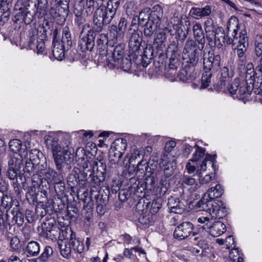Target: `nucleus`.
<instances>
[{"label":"nucleus","instance_id":"nucleus-61","mask_svg":"<svg viewBox=\"0 0 262 262\" xmlns=\"http://www.w3.org/2000/svg\"><path fill=\"white\" fill-rule=\"evenodd\" d=\"M104 179V178L103 176H102L101 177H99L97 176H94L93 177V179L92 180V183L95 185V186H100L102 182L103 181Z\"/></svg>","mask_w":262,"mask_h":262},{"label":"nucleus","instance_id":"nucleus-38","mask_svg":"<svg viewBox=\"0 0 262 262\" xmlns=\"http://www.w3.org/2000/svg\"><path fill=\"white\" fill-rule=\"evenodd\" d=\"M113 145L112 146L114 149L123 154L127 147L126 140L123 138L117 139L114 142Z\"/></svg>","mask_w":262,"mask_h":262},{"label":"nucleus","instance_id":"nucleus-12","mask_svg":"<svg viewBox=\"0 0 262 262\" xmlns=\"http://www.w3.org/2000/svg\"><path fill=\"white\" fill-rule=\"evenodd\" d=\"M204 27L206 34V37L209 42L214 43L218 39L217 35L223 34V29L217 26L214 25L213 20L208 17L204 23Z\"/></svg>","mask_w":262,"mask_h":262},{"label":"nucleus","instance_id":"nucleus-35","mask_svg":"<svg viewBox=\"0 0 262 262\" xmlns=\"http://www.w3.org/2000/svg\"><path fill=\"white\" fill-rule=\"evenodd\" d=\"M229 257L232 262H242L243 260V254L238 248H232Z\"/></svg>","mask_w":262,"mask_h":262},{"label":"nucleus","instance_id":"nucleus-34","mask_svg":"<svg viewBox=\"0 0 262 262\" xmlns=\"http://www.w3.org/2000/svg\"><path fill=\"white\" fill-rule=\"evenodd\" d=\"M123 155V153L120 152L114 149L112 146L109 150V159L112 164L118 163Z\"/></svg>","mask_w":262,"mask_h":262},{"label":"nucleus","instance_id":"nucleus-44","mask_svg":"<svg viewBox=\"0 0 262 262\" xmlns=\"http://www.w3.org/2000/svg\"><path fill=\"white\" fill-rule=\"evenodd\" d=\"M133 251L143 254H146V252L144 250L142 249L141 248L136 246L132 247L130 249L125 248L123 251V255L126 257L130 258V256L133 255Z\"/></svg>","mask_w":262,"mask_h":262},{"label":"nucleus","instance_id":"nucleus-39","mask_svg":"<svg viewBox=\"0 0 262 262\" xmlns=\"http://www.w3.org/2000/svg\"><path fill=\"white\" fill-rule=\"evenodd\" d=\"M61 43L67 46V48L71 46L72 43L70 29L67 26L63 28L62 41Z\"/></svg>","mask_w":262,"mask_h":262},{"label":"nucleus","instance_id":"nucleus-2","mask_svg":"<svg viewBox=\"0 0 262 262\" xmlns=\"http://www.w3.org/2000/svg\"><path fill=\"white\" fill-rule=\"evenodd\" d=\"M227 29L228 33L232 32V36L226 41L227 43L232 45V49L236 51L237 56L243 61L249 45L247 30L242 29L238 34L239 26L238 19L235 16H231L228 20Z\"/></svg>","mask_w":262,"mask_h":262},{"label":"nucleus","instance_id":"nucleus-16","mask_svg":"<svg viewBox=\"0 0 262 262\" xmlns=\"http://www.w3.org/2000/svg\"><path fill=\"white\" fill-rule=\"evenodd\" d=\"M142 41V33L139 31H134L130 37L129 48L135 54L138 53Z\"/></svg>","mask_w":262,"mask_h":262},{"label":"nucleus","instance_id":"nucleus-15","mask_svg":"<svg viewBox=\"0 0 262 262\" xmlns=\"http://www.w3.org/2000/svg\"><path fill=\"white\" fill-rule=\"evenodd\" d=\"M211 13V7L206 5L203 8L192 7L189 11V15L195 19H200L202 17L210 16Z\"/></svg>","mask_w":262,"mask_h":262},{"label":"nucleus","instance_id":"nucleus-23","mask_svg":"<svg viewBox=\"0 0 262 262\" xmlns=\"http://www.w3.org/2000/svg\"><path fill=\"white\" fill-rule=\"evenodd\" d=\"M233 76L232 71L229 72V69L227 67H223L221 70V89L225 90V87L229 82L230 78Z\"/></svg>","mask_w":262,"mask_h":262},{"label":"nucleus","instance_id":"nucleus-33","mask_svg":"<svg viewBox=\"0 0 262 262\" xmlns=\"http://www.w3.org/2000/svg\"><path fill=\"white\" fill-rule=\"evenodd\" d=\"M246 78L247 81H253V83L258 82V76H256V70L254 71L253 65L251 62L247 65Z\"/></svg>","mask_w":262,"mask_h":262},{"label":"nucleus","instance_id":"nucleus-37","mask_svg":"<svg viewBox=\"0 0 262 262\" xmlns=\"http://www.w3.org/2000/svg\"><path fill=\"white\" fill-rule=\"evenodd\" d=\"M11 213L12 214V219L18 225H21L24 222V215L19 211L17 205L14 207L11 210Z\"/></svg>","mask_w":262,"mask_h":262},{"label":"nucleus","instance_id":"nucleus-4","mask_svg":"<svg viewBox=\"0 0 262 262\" xmlns=\"http://www.w3.org/2000/svg\"><path fill=\"white\" fill-rule=\"evenodd\" d=\"M120 4V0H110L107 6H102L95 11L93 16L94 28L101 31L103 27L108 25L114 17Z\"/></svg>","mask_w":262,"mask_h":262},{"label":"nucleus","instance_id":"nucleus-42","mask_svg":"<svg viewBox=\"0 0 262 262\" xmlns=\"http://www.w3.org/2000/svg\"><path fill=\"white\" fill-rule=\"evenodd\" d=\"M36 6V5H35ZM48 6V0H38L37 8L36 13H39L40 16L45 15L47 8Z\"/></svg>","mask_w":262,"mask_h":262},{"label":"nucleus","instance_id":"nucleus-21","mask_svg":"<svg viewBox=\"0 0 262 262\" xmlns=\"http://www.w3.org/2000/svg\"><path fill=\"white\" fill-rule=\"evenodd\" d=\"M66 45L58 41H53V55L58 60H61L64 57V48Z\"/></svg>","mask_w":262,"mask_h":262},{"label":"nucleus","instance_id":"nucleus-47","mask_svg":"<svg viewBox=\"0 0 262 262\" xmlns=\"http://www.w3.org/2000/svg\"><path fill=\"white\" fill-rule=\"evenodd\" d=\"M166 39V36L165 33L164 32H160L157 34L156 37L155 39V43L156 44L158 47L161 48L164 45Z\"/></svg>","mask_w":262,"mask_h":262},{"label":"nucleus","instance_id":"nucleus-30","mask_svg":"<svg viewBox=\"0 0 262 262\" xmlns=\"http://www.w3.org/2000/svg\"><path fill=\"white\" fill-rule=\"evenodd\" d=\"M57 243L60 254L66 258H69L71 255V245L64 242L59 243V241Z\"/></svg>","mask_w":262,"mask_h":262},{"label":"nucleus","instance_id":"nucleus-32","mask_svg":"<svg viewBox=\"0 0 262 262\" xmlns=\"http://www.w3.org/2000/svg\"><path fill=\"white\" fill-rule=\"evenodd\" d=\"M162 200L161 198H157L152 201L151 204L147 203L146 207H150L149 213L151 215H155L158 213L162 207Z\"/></svg>","mask_w":262,"mask_h":262},{"label":"nucleus","instance_id":"nucleus-5","mask_svg":"<svg viewBox=\"0 0 262 262\" xmlns=\"http://www.w3.org/2000/svg\"><path fill=\"white\" fill-rule=\"evenodd\" d=\"M220 62L221 57L219 55H215L210 52L208 53H204L203 64L206 71L203 73L202 77V88L205 89L209 86L211 77V73L210 71L211 69L214 71L217 70L220 66Z\"/></svg>","mask_w":262,"mask_h":262},{"label":"nucleus","instance_id":"nucleus-57","mask_svg":"<svg viewBox=\"0 0 262 262\" xmlns=\"http://www.w3.org/2000/svg\"><path fill=\"white\" fill-rule=\"evenodd\" d=\"M125 8L127 12L132 14L133 12L136 11L137 9V6L135 2L129 1L125 4Z\"/></svg>","mask_w":262,"mask_h":262},{"label":"nucleus","instance_id":"nucleus-36","mask_svg":"<svg viewBox=\"0 0 262 262\" xmlns=\"http://www.w3.org/2000/svg\"><path fill=\"white\" fill-rule=\"evenodd\" d=\"M45 176L48 179L55 183H59L61 181L60 175L52 168L47 169L45 172Z\"/></svg>","mask_w":262,"mask_h":262},{"label":"nucleus","instance_id":"nucleus-8","mask_svg":"<svg viewBox=\"0 0 262 262\" xmlns=\"http://www.w3.org/2000/svg\"><path fill=\"white\" fill-rule=\"evenodd\" d=\"M95 33L91 29L89 24L83 25L80 35L79 46L84 51H92L95 46Z\"/></svg>","mask_w":262,"mask_h":262},{"label":"nucleus","instance_id":"nucleus-41","mask_svg":"<svg viewBox=\"0 0 262 262\" xmlns=\"http://www.w3.org/2000/svg\"><path fill=\"white\" fill-rule=\"evenodd\" d=\"M255 51L257 57L262 56V35H257L255 39Z\"/></svg>","mask_w":262,"mask_h":262},{"label":"nucleus","instance_id":"nucleus-62","mask_svg":"<svg viewBox=\"0 0 262 262\" xmlns=\"http://www.w3.org/2000/svg\"><path fill=\"white\" fill-rule=\"evenodd\" d=\"M226 246L227 249H230L232 248V246L233 245V247H235L234 239L232 236H228L225 241Z\"/></svg>","mask_w":262,"mask_h":262},{"label":"nucleus","instance_id":"nucleus-22","mask_svg":"<svg viewBox=\"0 0 262 262\" xmlns=\"http://www.w3.org/2000/svg\"><path fill=\"white\" fill-rule=\"evenodd\" d=\"M97 46L100 52L105 51L107 48V45L113 47L114 43L108 40L107 35L102 33L98 35L96 41Z\"/></svg>","mask_w":262,"mask_h":262},{"label":"nucleus","instance_id":"nucleus-18","mask_svg":"<svg viewBox=\"0 0 262 262\" xmlns=\"http://www.w3.org/2000/svg\"><path fill=\"white\" fill-rule=\"evenodd\" d=\"M209 218L208 217H200L198 219V222L201 223H204L206 221L208 222L206 223L201 228L203 229H211V228H217V229H225L226 228V226L220 221H209Z\"/></svg>","mask_w":262,"mask_h":262},{"label":"nucleus","instance_id":"nucleus-3","mask_svg":"<svg viewBox=\"0 0 262 262\" xmlns=\"http://www.w3.org/2000/svg\"><path fill=\"white\" fill-rule=\"evenodd\" d=\"M45 140L47 146L52 150L54 160L58 170L62 169L64 163H71L73 161L74 150L70 146V142L58 143L57 139L51 135L46 136Z\"/></svg>","mask_w":262,"mask_h":262},{"label":"nucleus","instance_id":"nucleus-53","mask_svg":"<svg viewBox=\"0 0 262 262\" xmlns=\"http://www.w3.org/2000/svg\"><path fill=\"white\" fill-rule=\"evenodd\" d=\"M53 253V250L50 246H46L44 249L43 253L39 256V258L42 261H45L48 259Z\"/></svg>","mask_w":262,"mask_h":262},{"label":"nucleus","instance_id":"nucleus-59","mask_svg":"<svg viewBox=\"0 0 262 262\" xmlns=\"http://www.w3.org/2000/svg\"><path fill=\"white\" fill-rule=\"evenodd\" d=\"M77 133L79 134V136L82 138L83 139H87L93 136V134L91 130L85 131L84 130H81L78 132Z\"/></svg>","mask_w":262,"mask_h":262},{"label":"nucleus","instance_id":"nucleus-51","mask_svg":"<svg viewBox=\"0 0 262 262\" xmlns=\"http://www.w3.org/2000/svg\"><path fill=\"white\" fill-rule=\"evenodd\" d=\"M20 169V168L8 167L7 176L9 179L12 180L16 179L19 173Z\"/></svg>","mask_w":262,"mask_h":262},{"label":"nucleus","instance_id":"nucleus-14","mask_svg":"<svg viewBox=\"0 0 262 262\" xmlns=\"http://www.w3.org/2000/svg\"><path fill=\"white\" fill-rule=\"evenodd\" d=\"M9 148L13 154H17L21 157H27L28 156V149L30 148L26 144L23 145L20 140L14 139L10 141Z\"/></svg>","mask_w":262,"mask_h":262},{"label":"nucleus","instance_id":"nucleus-50","mask_svg":"<svg viewBox=\"0 0 262 262\" xmlns=\"http://www.w3.org/2000/svg\"><path fill=\"white\" fill-rule=\"evenodd\" d=\"M145 188L148 190H151L154 188L155 184L154 177L150 174L147 176L144 180Z\"/></svg>","mask_w":262,"mask_h":262},{"label":"nucleus","instance_id":"nucleus-29","mask_svg":"<svg viewBox=\"0 0 262 262\" xmlns=\"http://www.w3.org/2000/svg\"><path fill=\"white\" fill-rule=\"evenodd\" d=\"M27 157H21L19 155L13 154L10 156L8 160V167H12L13 168H21L23 165V159Z\"/></svg>","mask_w":262,"mask_h":262},{"label":"nucleus","instance_id":"nucleus-10","mask_svg":"<svg viewBox=\"0 0 262 262\" xmlns=\"http://www.w3.org/2000/svg\"><path fill=\"white\" fill-rule=\"evenodd\" d=\"M58 241H59V243L64 242L71 245L73 249L79 253L83 250V244L76 238L73 230H61L59 233Z\"/></svg>","mask_w":262,"mask_h":262},{"label":"nucleus","instance_id":"nucleus-1","mask_svg":"<svg viewBox=\"0 0 262 262\" xmlns=\"http://www.w3.org/2000/svg\"><path fill=\"white\" fill-rule=\"evenodd\" d=\"M223 193V189L219 184L208 189L203 197L195 205L198 211H205L212 216V219H221L227 214V210L223 202L216 198L220 197Z\"/></svg>","mask_w":262,"mask_h":262},{"label":"nucleus","instance_id":"nucleus-13","mask_svg":"<svg viewBox=\"0 0 262 262\" xmlns=\"http://www.w3.org/2000/svg\"><path fill=\"white\" fill-rule=\"evenodd\" d=\"M176 166V158L172 154H165L160 163V167L166 177L171 176Z\"/></svg>","mask_w":262,"mask_h":262},{"label":"nucleus","instance_id":"nucleus-6","mask_svg":"<svg viewBox=\"0 0 262 262\" xmlns=\"http://www.w3.org/2000/svg\"><path fill=\"white\" fill-rule=\"evenodd\" d=\"M255 82L249 80L241 81L239 79H235L227 90L231 96L236 95L239 98H244L251 94L253 85Z\"/></svg>","mask_w":262,"mask_h":262},{"label":"nucleus","instance_id":"nucleus-11","mask_svg":"<svg viewBox=\"0 0 262 262\" xmlns=\"http://www.w3.org/2000/svg\"><path fill=\"white\" fill-rule=\"evenodd\" d=\"M153 11L151 12V18L147 21L144 30V35L146 36H151L157 27V25L162 17V8L156 5L153 7Z\"/></svg>","mask_w":262,"mask_h":262},{"label":"nucleus","instance_id":"nucleus-7","mask_svg":"<svg viewBox=\"0 0 262 262\" xmlns=\"http://www.w3.org/2000/svg\"><path fill=\"white\" fill-rule=\"evenodd\" d=\"M86 6V12L90 14L93 11L94 0H75L74 13L76 16L75 23L78 27L84 25L86 22L85 18L82 15V11Z\"/></svg>","mask_w":262,"mask_h":262},{"label":"nucleus","instance_id":"nucleus-58","mask_svg":"<svg viewBox=\"0 0 262 262\" xmlns=\"http://www.w3.org/2000/svg\"><path fill=\"white\" fill-rule=\"evenodd\" d=\"M34 169L33 163L30 160L27 161L26 162V165L24 168L25 173L31 174V173L34 171Z\"/></svg>","mask_w":262,"mask_h":262},{"label":"nucleus","instance_id":"nucleus-52","mask_svg":"<svg viewBox=\"0 0 262 262\" xmlns=\"http://www.w3.org/2000/svg\"><path fill=\"white\" fill-rule=\"evenodd\" d=\"M28 6L29 5L26 0H17L14 8L15 13L17 12L25 10Z\"/></svg>","mask_w":262,"mask_h":262},{"label":"nucleus","instance_id":"nucleus-46","mask_svg":"<svg viewBox=\"0 0 262 262\" xmlns=\"http://www.w3.org/2000/svg\"><path fill=\"white\" fill-rule=\"evenodd\" d=\"M126 20L124 18H121L119 21L117 27L118 30V32H117V35H118V36H120L121 37H122L124 36V32L126 30Z\"/></svg>","mask_w":262,"mask_h":262},{"label":"nucleus","instance_id":"nucleus-63","mask_svg":"<svg viewBox=\"0 0 262 262\" xmlns=\"http://www.w3.org/2000/svg\"><path fill=\"white\" fill-rule=\"evenodd\" d=\"M176 143L174 141H169L166 143L165 150L166 154H170V151L176 146Z\"/></svg>","mask_w":262,"mask_h":262},{"label":"nucleus","instance_id":"nucleus-31","mask_svg":"<svg viewBox=\"0 0 262 262\" xmlns=\"http://www.w3.org/2000/svg\"><path fill=\"white\" fill-rule=\"evenodd\" d=\"M13 0H1L0 3V25L3 19V16L7 14H9V10Z\"/></svg>","mask_w":262,"mask_h":262},{"label":"nucleus","instance_id":"nucleus-20","mask_svg":"<svg viewBox=\"0 0 262 262\" xmlns=\"http://www.w3.org/2000/svg\"><path fill=\"white\" fill-rule=\"evenodd\" d=\"M194 38L198 41V43L201 45V48L203 49L205 43L204 33L201 24L195 23L192 27Z\"/></svg>","mask_w":262,"mask_h":262},{"label":"nucleus","instance_id":"nucleus-26","mask_svg":"<svg viewBox=\"0 0 262 262\" xmlns=\"http://www.w3.org/2000/svg\"><path fill=\"white\" fill-rule=\"evenodd\" d=\"M195 151L193 154L191 159L190 160L192 162L198 163L203 161L206 155L205 154V149L199 146L195 145Z\"/></svg>","mask_w":262,"mask_h":262},{"label":"nucleus","instance_id":"nucleus-28","mask_svg":"<svg viewBox=\"0 0 262 262\" xmlns=\"http://www.w3.org/2000/svg\"><path fill=\"white\" fill-rule=\"evenodd\" d=\"M181 184L183 187L192 186L193 190L198 188V184L196 181L192 176L184 174L181 179Z\"/></svg>","mask_w":262,"mask_h":262},{"label":"nucleus","instance_id":"nucleus-55","mask_svg":"<svg viewBox=\"0 0 262 262\" xmlns=\"http://www.w3.org/2000/svg\"><path fill=\"white\" fill-rule=\"evenodd\" d=\"M178 61V59L176 58L175 55L174 57H172L169 59V72L173 76H175V69L177 67Z\"/></svg>","mask_w":262,"mask_h":262},{"label":"nucleus","instance_id":"nucleus-64","mask_svg":"<svg viewBox=\"0 0 262 262\" xmlns=\"http://www.w3.org/2000/svg\"><path fill=\"white\" fill-rule=\"evenodd\" d=\"M45 47V42L42 39L38 40L37 41L36 48L37 50V54H39L43 52Z\"/></svg>","mask_w":262,"mask_h":262},{"label":"nucleus","instance_id":"nucleus-56","mask_svg":"<svg viewBox=\"0 0 262 262\" xmlns=\"http://www.w3.org/2000/svg\"><path fill=\"white\" fill-rule=\"evenodd\" d=\"M148 170L147 163L146 160H141L138 162L137 166V170L144 173Z\"/></svg>","mask_w":262,"mask_h":262},{"label":"nucleus","instance_id":"nucleus-24","mask_svg":"<svg viewBox=\"0 0 262 262\" xmlns=\"http://www.w3.org/2000/svg\"><path fill=\"white\" fill-rule=\"evenodd\" d=\"M124 53V45L119 44L116 46L113 53V65L119 64L120 60L123 58Z\"/></svg>","mask_w":262,"mask_h":262},{"label":"nucleus","instance_id":"nucleus-45","mask_svg":"<svg viewBox=\"0 0 262 262\" xmlns=\"http://www.w3.org/2000/svg\"><path fill=\"white\" fill-rule=\"evenodd\" d=\"M152 52L150 48H146L142 55V64L143 67H146L150 62L152 57Z\"/></svg>","mask_w":262,"mask_h":262},{"label":"nucleus","instance_id":"nucleus-17","mask_svg":"<svg viewBox=\"0 0 262 262\" xmlns=\"http://www.w3.org/2000/svg\"><path fill=\"white\" fill-rule=\"evenodd\" d=\"M167 205L171 212L182 214L185 210L184 204L174 198L168 199Z\"/></svg>","mask_w":262,"mask_h":262},{"label":"nucleus","instance_id":"nucleus-19","mask_svg":"<svg viewBox=\"0 0 262 262\" xmlns=\"http://www.w3.org/2000/svg\"><path fill=\"white\" fill-rule=\"evenodd\" d=\"M214 158L209 154H206L203 161L201 162L196 163V165L198 166L197 173L198 174H203L207 170L208 166L211 165L213 166V160Z\"/></svg>","mask_w":262,"mask_h":262},{"label":"nucleus","instance_id":"nucleus-9","mask_svg":"<svg viewBox=\"0 0 262 262\" xmlns=\"http://www.w3.org/2000/svg\"><path fill=\"white\" fill-rule=\"evenodd\" d=\"M201 47H198L195 40L187 39L183 51L184 58L187 62L195 65L199 60V51L202 50Z\"/></svg>","mask_w":262,"mask_h":262},{"label":"nucleus","instance_id":"nucleus-60","mask_svg":"<svg viewBox=\"0 0 262 262\" xmlns=\"http://www.w3.org/2000/svg\"><path fill=\"white\" fill-rule=\"evenodd\" d=\"M179 229H192L193 228L192 224L189 222H184L177 226Z\"/></svg>","mask_w":262,"mask_h":262},{"label":"nucleus","instance_id":"nucleus-54","mask_svg":"<svg viewBox=\"0 0 262 262\" xmlns=\"http://www.w3.org/2000/svg\"><path fill=\"white\" fill-rule=\"evenodd\" d=\"M200 183L201 185H207L213 179L212 174H206L203 176V174H198Z\"/></svg>","mask_w":262,"mask_h":262},{"label":"nucleus","instance_id":"nucleus-40","mask_svg":"<svg viewBox=\"0 0 262 262\" xmlns=\"http://www.w3.org/2000/svg\"><path fill=\"white\" fill-rule=\"evenodd\" d=\"M149 9H144L143 10H142L139 15V24L140 25H145L146 23L149 20L150 18H151V14L149 16V14L147 13L149 11Z\"/></svg>","mask_w":262,"mask_h":262},{"label":"nucleus","instance_id":"nucleus-25","mask_svg":"<svg viewBox=\"0 0 262 262\" xmlns=\"http://www.w3.org/2000/svg\"><path fill=\"white\" fill-rule=\"evenodd\" d=\"M27 256H36L40 252V246L39 244L35 241H31L27 244L26 249Z\"/></svg>","mask_w":262,"mask_h":262},{"label":"nucleus","instance_id":"nucleus-27","mask_svg":"<svg viewBox=\"0 0 262 262\" xmlns=\"http://www.w3.org/2000/svg\"><path fill=\"white\" fill-rule=\"evenodd\" d=\"M15 14L18 17L17 19H22L26 24H30L33 20V13L29 10L28 8L25 10L17 12Z\"/></svg>","mask_w":262,"mask_h":262},{"label":"nucleus","instance_id":"nucleus-48","mask_svg":"<svg viewBox=\"0 0 262 262\" xmlns=\"http://www.w3.org/2000/svg\"><path fill=\"white\" fill-rule=\"evenodd\" d=\"M10 245L11 248L15 251H19L23 247V244L17 236H15L11 239Z\"/></svg>","mask_w":262,"mask_h":262},{"label":"nucleus","instance_id":"nucleus-43","mask_svg":"<svg viewBox=\"0 0 262 262\" xmlns=\"http://www.w3.org/2000/svg\"><path fill=\"white\" fill-rule=\"evenodd\" d=\"M119 63L120 64L118 65H114V66L117 68H121L124 71H128L132 66V62L127 58H123L120 60Z\"/></svg>","mask_w":262,"mask_h":262},{"label":"nucleus","instance_id":"nucleus-49","mask_svg":"<svg viewBox=\"0 0 262 262\" xmlns=\"http://www.w3.org/2000/svg\"><path fill=\"white\" fill-rule=\"evenodd\" d=\"M191 231L189 230H186V232H184V230H174L173 236L179 240H182L188 237Z\"/></svg>","mask_w":262,"mask_h":262}]
</instances>
